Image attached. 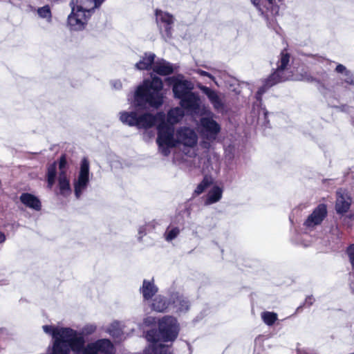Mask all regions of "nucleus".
<instances>
[{
    "label": "nucleus",
    "mask_w": 354,
    "mask_h": 354,
    "mask_svg": "<svg viewBox=\"0 0 354 354\" xmlns=\"http://www.w3.org/2000/svg\"><path fill=\"white\" fill-rule=\"evenodd\" d=\"M162 87L163 83L160 77H153L151 80H145L138 87L131 103V106L136 110L120 112V120L124 124L138 129H149L157 124L156 142L159 151L165 156H169L171 149L174 147L180 148L188 156H194L196 154L194 148L198 142V136L193 129L184 127L175 131L174 127L167 124L163 112H158L156 115L138 113V111L144 109L147 105L158 108L162 104Z\"/></svg>",
    "instance_id": "f257e3e1"
},
{
    "label": "nucleus",
    "mask_w": 354,
    "mask_h": 354,
    "mask_svg": "<svg viewBox=\"0 0 354 354\" xmlns=\"http://www.w3.org/2000/svg\"><path fill=\"white\" fill-rule=\"evenodd\" d=\"M178 332L179 326L176 318L171 316L162 317L158 323V331L152 329L146 334V339L151 343L152 353L167 354L169 352V346L160 342L174 341L176 339Z\"/></svg>",
    "instance_id": "f03ea898"
},
{
    "label": "nucleus",
    "mask_w": 354,
    "mask_h": 354,
    "mask_svg": "<svg viewBox=\"0 0 354 354\" xmlns=\"http://www.w3.org/2000/svg\"><path fill=\"white\" fill-rule=\"evenodd\" d=\"M105 0H71V12L67 18V25L72 30H83L95 9Z\"/></svg>",
    "instance_id": "7ed1b4c3"
},
{
    "label": "nucleus",
    "mask_w": 354,
    "mask_h": 354,
    "mask_svg": "<svg viewBox=\"0 0 354 354\" xmlns=\"http://www.w3.org/2000/svg\"><path fill=\"white\" fill-rule=\"evenodd\" d=\"M289 62V54L285 50L282 51L278 62L277 68L265 80L263 85L259 88L256 94V98L259 104L261 102L262 95L269 88L289 80L291 76L288 68Z\"/></svg>",
    "instance_id": "20e7f679"
},
{
    "label": "nucleus",
    "mask_w": 354,
    "mask_h": 354,
    "mask_svg": "<svg viewBox=\"0 0 354 354\" xmlns=\"http://www.w3.org/2000/svg\"><path fill=\"white\" fill-rule=\"evenodd\" d=\"M73 332L70 337H58L54 340L52 354H69L71 351L77 354H83L86 347L84 338L77 330L73 329Z\"/></svg>",
    "instance_id": "39448f33"
},
{
    "label": "nucleus",
    "mask_w": 354,
    "mask_h": 354,
    "mask_svg": "<svg viewBox=\"0 0 354 354\" xmlns=\"http://www.w3.org/2000/svg\"><path fill=\"white\" fill-rule=\"evenodd\" d=\"M199 120L198 128L203 139L205 140L202 142V147L208 149L210 142L216 140L219 134L221 125L214 120V114L209 111H205Z\"/></svg>",
    "instance_id": "423d86ee"
},
{
    "label": "nucleus",
    "mask_w": 354,
    "mask_h": 354,
    "mask_svg": "<svg viewBox=\"0 0 354 354\" xmlns=\"http://www.w3.org/2000/svg\"><path fill=\"white\" fill-rule=\"evenodd\" d=\"M90 183V166L89 162L84 158L80 163V170L76 177L73 180L74 194L76 198L79 199L87 189Z\"/></svg>",
    "instance_id": "0eeeda50"
},
{
    "label": "nucleus",
    "mask_w": 354,
    "mask_h": 354,
    "mask_svg": "<svg viewBox=\"0 0 354 354\" xmlns=\"http://www.w3.org/2000/svg\"><path fill=\"white\" fill-rule=\"evenodd\" d=\"M156 20L162 39L165 41L170 39L173 33V16L168 12L156 10Z\"/></svg>",
    "instance_id": "6e6552de"
},
{
    "label": "nucleus",
    "mask_w": 354,
    "mask_h": 354,
    "mask_svg": "<svg viewBox=\"0 0 354 354\" xmlns=\"http://www.w3.org/2000/svg\"><path fill=\"white\" fill-rule=\"evenodd\" d=\"M180 105L183 110L195 115H203L205 111V108H202L199 95L195 92H192L181 98Z\"/></svg>",
    "instance_id": "1a4fd4ad"
},
{
    "label": "nucleus",
    "mask_w": 354,
    "mask_h": 354,
    "mask_svg": "<svg viewBox=\"0 0 354 354\" xmlns=\"http://www.w3.org/2000/svg\"><path fill=\"white\" fill-rule=\"evenodd\" d=\"M327 207L325 204H319L314 209L304 223L306 230L312 231L318 225H320L327 216Z\"/></svg>",
    "instance_id": "9d476101"
},
{
    "label": "nucleus",
    "mask_w": 354,
    "mask_h": 354,
    "mask_svg": "<svg viewBox=\"0 0 354 354\" xmlns=\"http://www.w3.org/2000/svg\"><path fill=\"white\" fill-rule=\"evenodd\" d=\"M113 345L109 339H101L86 344L83 354H113Z\"/></svg>",
    "instance_id": "9b49d317"
},
{
    "label": "nucleus",
    "mask_w": 354,
    "mask_h": 354,
    "mask_svg": "<svg viewBox=\"0 0 354 354\" xmlns=\"http://www.w3.org/2000/svg\"><path fill=\"white\" fill-rule=\"evenodd\" d=\"M193 89L194 84L191 81L178 77L174 79L172 90L175 98L180 100L192 93Z\"/></svg>",
    "instance_id": "f8f14e48"
},
{
    "label": "nucleus",
    "mask_w": 354,
    "mask_h": 354,
    "mask_svg": "<svg viewBox=\"0 0 354 354\" xmlns=\"http://www.w3.org/2000/svg\"><path fill=\"white\" fill-rule=\"evenodd\" d=\"M171 306L178 313L187 312L190 307V302L187 297L179 292H174L170 295Z\"/></svg>",
    "instance_id": "ddd939ff"
},
{
    "label": "nucleus",
    "mask_w": 354,
    "mask_h": 354,
    "mask_svg": "<svg viewBox=\"0 0 354 354\" xmlns=\"http://www.w3.org/2000/svg\"><path fill=\"white\" fill-rule=\"evenodd\" d=\"M351 198L345 190L339 189L337 192L335 209L338 214H344L350 208Z\"/></svg>",
    "instance_id": "4468645a"
},
{
    "label": "nucleus",
    "mask_w": 354,
    "mask_h": 354,
    "mask_svg": "<svg viewBox=\"0 0 354 354\" xmlns=\"http://www.w3.org/2000/svg\"><path fill=\"white\" fill-rule=\"evenodd\" d=\"M43 330L46 334L51 335L54 340L58 337H70L73 333L70 328H57L49 325L43 326Z\"/></svg>",
    "instance_id": "2eb2a0df"
},
{
    "label": "nucleus",
    "mask_w": 354,
    "mask_h": 354,
    "mask_svg": "<svg viewBox=\"0 0 354 354\" xmlns=\"http://www.w3.org/2000/svg\"><path fill=\"white\" fill-rule=\"evenodd\" d=\"M58 194L67 197L71 195L72 189L71 187L70 180L66 173L62 171V174H59L58 176Z\"/></svg>",
    "instance_id": "dca6fc26"
},
{
    "label": "nucleus",
    "mask_w": 354,
    "mask_h": 354,
    "mask_svg": "<svg viewBox=\"0 0 354 354\" xmlns=\"http://www.w3.org/2000/svg\"><path fill=\"white\" fill-rule=\"evenodd\" d=\"M153 70L158 75H168L173 73L174 67L171 63L161 59L154 62Z\"/></svg>",
    "instance_id": "f3484780"
},
{
    "label": "nucleus",
    "mask_w": 354,
    "mask_h": 354,
    "mask_svg": "<svg viewBox=\"0 0 354 354\" xmlns=\"http://www.w3.org/2000/svg\"><path fill=\"white\" fill-rule=\"evenodd\" d=\"M20 201L26 207L36 211H39L41 207V204L39 199L29 193H23L20 196Z\"/></svg>",
    "instance_id": "a211bd4d"
},
{
    "label": "nucleus",
    "mask_w": 354,
    "mask_h": 354,
    "mask_svg": "<svg viewBox=\"0 0 354 354\" xmlns=\"http://www.w3.org/2000/svg\"><path fill=\"white\" fill-rule=\"evenodd\" d=\"M266 4L262 6V0H251L252 3L257 8L259 12L263 15L264 13V8L270 10L272 15H277L279 12V7L274 5V0H265ZM279 2L283 0H278Z\"/></svg>",
    "instance_id": "6ab92c4d"
},
{
    "label": "nucleus",
    "mask_w": 354,
    "mask_h": 354,
    "mask_svg": "<svg viewBox=\"0 0 354 354\" xmlns=\"http://www.w3.org/2000/svg\"><path fill=\"white\" fill-rule=\"evenodd\" d=\"M156 55L153 53H145L140 60L135 65L136 68L140 71L149 70L154 65Z\"/></svg>",
    "instance_id": "aec40b11"
},
{
    "label": "nucleus",
    "mask_w": 354,
    "mask_h": 354,
    "mask_svg": "<svg viewBox=\"0 0 354 354\" xmlns=\"http://www.w3.org/2000/svg\"><path fill=\"white\" fill-rule=\"evenodd\" d=\"M140 291L144 299L149 300L158 292V288L155 286L153 279L151 281L145 279Z\"/></svg>",
    "instance_id": "412c9836"
},
{
    "label": "nucleus",
    "mask_w": 354,
    "mask_h": 354,
    "mask_svg": "<svg viewBox=\"0 0 354 354\" xmlns=\"http://www.w3.org/2000/svg\"><path fill=\"white\" fill-rule=\"evenodd\" d=\"M184 115V110L181 107L173 108L167 113V124L173 127L174 124L178 123L183 119Z\"/></svg>",
    "instance_id": "4be33fe9"
},
{
    "label": "nucleus",
    "mask_w": 354,
    "mask_h": 354,
    "mask_svg": "<svg viewBox=\"0 0 354 354\" xmlns=\"http://www.w3.org/2000/svg\"><path fill=\"white\" fill-rule=\"evenodd\" d=\"M183 223L176 225L174 222H171L167 227L164 237L167 241H171L175 239L183 230Z\"/></svg>",
    "instance_id": "5701e85b"
},
{
    "label": "nucleus",
    "mask_w": 354,
    "mask_h": 354,
    "mask_svg": "<svg viewBox=\"0 0 354 354\" xmlns=\"http://www.w3.org/2000/svg\"><path fill=\"white\" fill-rule=\"evenodd\" d=\"M223 189L218 186H214L209 190L206 199L205 201V205H211L219 201L222 197Z\"/></svg>",
    "instance_id": "b1692460"
},
{
    "label": "nucleus",
    "mask_w": 354,
    "mask_h": 354,
    "mask_svg": "<svg viewBox=\"0 0 354 354\" xmlns=\"http://www.w3.org/2000/svg\"><path fill=\"white\" fill-rule=\"evenodd\" d=\"M171 306V301H168L163 296L156 297L151 304L152 309L157 312H164Z\"/></svg>",
    "instance_id": "393cba45"
},
{
    "label": "nucleus",
    "mask_w": 354,
    "mask_h": 354,
    "mask_svg": "<svg viewBox=\"0 0 354 354\" xmlns=\"http://www.w3.org/2000/svg\"><path fill=\"white\" fill-rule=\"evenodd\" d=\"M57 176V165L56 162H53L50 165L47 169L46 180L47 187L49 189H52L55 183Z\"/></svg>",
    "instance_id": "a878e982"
},
{
    "label": "nucleus",
    "mask_w": 354,
    "mask_h": 354,
    "mask_svg": "<svg viewBox=\"0 0 354 354\" xmlns=\"http://www.w3.org/2000/svg\"><path fill=\"white\" fill-rule=\"evenodd\" d=\"M37 13L39 18L45 19L46 22H52V12L48 5L37 8Z\"/></svg>",
    "instance_id": "bb28decb"
},
{
    "label": "nucleus",
    "mask_w": 354,
    "mask_h": 354,
    "mask_svg": "<svg viewBox=\"0 0 354 354\" xmlns=\"http://www.w3.org/2000/svg\"><path fill=\"white\" fill-rule=\"evenodd\" d=\"M107 333H109L114 338L121 339L122 331L121 328L120 323L118 322H113L109 327L107 328Z\"/></svg>",
    "instance_id": "cd10ccee"
},
{
    "label": "nucleus",
    "mask_w": 354,
    "mask_h": 354,
    "mask_svg": "<svg viewBox=\"0 0 354 354\" xmlns=\"http://www.w3.org/2000/svg\"><path fill=\"white\" fill-rule=\"evenodd\" d=\"M263 322L268 326H272L277 320V314L274 312L264 311L261 314Z\"/></svg>",
    "instance_id": "c85d7f7f"
},
{
    "label": "nucleus",
    "mask_w": 354,
    "mask_h": 354,
    "mask_svg": "<svg viewBox=\"0 0 354 354\" xmlns=\"http://www.w3.org/2000/svg\"><path fill=\"white\" fill-rule=\"evenodd\" d=\"M347 254L349 257L350 262L353 266V272L351 274V288L354 292V244H351L346 250Z\"/></svg>",
    "instance_id": "c756f323"
},
{
    "label": "nucleus",
    "mask_w": 354,
    "mask_h": 354,
    "mask_svg": "<svg viewBox=\"0 0 354 354\" xmlns=\"http://www.w3.org/2000/svg\"><path fill=\"white\" fill-rule=\"evenodd\" d=\"M197 88L200 89L205 95H207L210 102H212L214 99L218 95L216 91L211 89L207 86H203L201 83L197 84Z\"/></svg>",
    "instance_id": "7c9ffc66"
},
{
    "label": "nucleus",
    "mask_w": 354,
    "mask_h": 354,
    "mask_svg": "<svg viewBox=\"0 0 354 354\" xmlns=\"http://www.w3.org/2000/svg\"><path fill=\"white\" fill-rule=\"evenodd\" d=\"M209 185V182L207 178H204L196 187L193 195L194 196H198L202 194Z\"/></svg>",
    "instance_id": "2f4dec72"
},
{
    "label": "nucleus",
    "mask_w": 354,
    "mask_h": 354,
    "mask_svg": "<svg viewBox=\"0 0 354 354\" xmlns=\"http://www.w3.org/2000/svg\"><path fill=\"white\" fill-rule=\"evenodd\" d=\"M314 301H315V299L313 298V296H311V295L308 296L306 298L304 303L302 305H300L299 306H298L297 308L295 313H299L304 306L309 307V306H312L313 304Z\"/></svg>",
    "instance_id": "473e14b6"
},
{
    "label": "nucleus",
    "mask_w": 354,
    "mask_h": 354,
    "mask_svg": "<svg viewBox=\"0 0 354 354\" xmlns=\"http://www.w3.org/2000/svg\"><path fill=\"white\" fill-rule=\"evenodd\" d=\"M194 71L201 76L208 77L209 80L213 81L216 84H217L215 77L209 73L203 71L201 69H195Z\"/></svg>",
    "instance_id": "72a5a7b5"
},
{
    "label": "nucleus",
    "mask_w": 354,
    "mask_h": 354,
    "mask_svg": "<svg viewBox=\"0 0 354 354\" xmlns=\"http://www.w3.org/2000/svg\"><path fill=\"white\" fill-rule=\"evenodd\" d=\"M211 104L213 105L214 108L217 111H219L223 108V103L219 95L214 98V100L211 102Z\"/></svg>",
    "instance_id": "f704fd0d"
},
{
    "label": "nucleus",
    "mask_w": 354,
    "mask_h": 354,
    "mask_svg": "<svg viewBox=\"0 0 354 354\" xmlns=\"http://www.w3.org/2000/svg\"><path fill=\"white\" fill-rule=\"evenodd\" d=\"M66 165H67L66 159L63 156L60 158L59 161V174H62V171L64 173H66Z\"/></svg>",
    "instance_id": "c9c22d12"
},
{
    "label": "nucleus",
    "mask_w": 354,
    "mask_h": 354,
    "mask_svg": "<svg viewBox=\"0 0 354 354\" xmlns=\"http://www.w3.org/2000/svg\"><path fill=\"white\" fill-rule=\"evenodd\" d=\"M343 80L346 83L354 86V75L350 71L344 75Z\"/></svg>",
    "instance_id": "e433bc0d"
},
{
    "label": "nucleus",
    "mask_w": 354,
    "mask_h": 354,
    "mask_svg": "<svg viewBox=\"0 0 354 354\" xmlns=\"http://www.w3.org/2000/svg\"><path fill=\"white\" fill-rule=\"evenodd\" d=\"M335 71L344 75L348 71L344 65L339 64L336 66Z\"/></svg>",
    "instance_id": "4c0bfd02"
},
{
    "label": "nucleus",
    "mask_w": 354,
    "mask_h": 354,
    "mask_svg": "<svg viewBox=\"0 0 354 354\" xmlns=\"http://www.w3.org/2000/svg\"><path fill=\"white\" fill-rule=\"evenodd\" d=\"M111 84L115 89H120L122 88V82L118 80L111 81Z\"/></svg>",
    "instance_id": "58836bf2"
},
{
    "label": "nucleus",
    "mask_w": 354,
    "mask_h": 354,
    "mask_svg": "<svg viewBox=\"0 0 354 354\" xmlns=\"http://www.w3.org/2000/svg\"><path fill=\"white\" fill-rule=\"evenodd\" d=\"M354 219V214H350L344 218V222L348 227H351L352 225L349 223L348 220Z\"/></svg>",
    "instance_id": "ea45409f"
},
{
    "label": "nucleus",
    "mask_w": 354,
    "mask_h": 354,
    "mask_svg": "<svg viewBox=\"0 0 354 354\" xmlns=\"http://www.w3.org/2000/svg\"><path fill=\"white\" fill-rule=\"evenodd\" d=\"M154 322V319L152 317H147L144 319V323L147 326H149Z\"/></svg>",
    "instance_id": "a19ab883"
},
{
    "label": "nucleus",
    "mask_w": 354,
    "mask_h": 354,
    "mask_svg": "<svg viewBox=\"0 0 354 354\" xmlns=\"http://www.w3.org/2000/svg\"><path fill=\"white\" fill-rule=\"evenodd\" d=\"M6 235L4 233L0 232V243H3L6 241Z\"/></svg>",
    "instance_id": "79ce46f5"
},
{
    "label": "nucleus",
    "mask_w": 354,
    "mask_h": 354,
    "mask_svg": "<svg viewBox=\"0 0 354 354\" xmlns=\"http://www.w3.org/2000/svg\"><path fill=\"white\" fill-rule=\"evenodd\" d=\"M145 227H140L139 228V230H138V233H139V234H140V235H141V234H145Z\"/></svg>",
    "instance_id": "37998d69"
},
{
    "label": "nucleus",
    "mask_w": 354,
    "mask_h": 354,
    "mask_svg": "<svg viewBox=\"0 0 354 354\" xmlns=\"http://www.w3.org/2000/svg\"><path fill=\"white\" fill-rule=\"evenodd\" d=\"M352 177L353 178V184H354V170L347 175V178Z\"/></svg>",
    "instance_id": "c03bdc74"
},
{
    "label": "nucleus",
    "mask_w": 354,
    "mask_h": 354,
    "mask_svg": "<svg viewBox=\"0 0 354 354\" xmlns=\"http://www.w3.org/2000/svg\"><path fill=\"white\" fill-rule=\"evenodd\" d=\"M95 330V327L91 326V330H89L90 333L93 332Z\"/></svg>",
    "instance_id": "a18cd8bd"
},
{
    "label": "nucleus",
    "mask_w": 354,
    "mask_h": 354,
    "mask_svg": "<svg viewBox=\"0 0 354 354\" xmlns=\"http://www.w3.org/2000/svg\"><path fill=\"white\" fill-rule=\"evenodd\" d=\"M267 113H267V111H263V114H264L265 115H267Z\"/></svg>",
    "instance_id": "49530a36"
},
{
    "label": "nucleus",
    "mask_w": 354,
    "mask_h": 354,
    "mask_svg": "<svg viewBox=\"0 0 354 354\" xmlns=\"http://www.w3.org/2000/svg\"><path fill=\"white\" fill-rule=\"evenodd\" d=\"M352 124L354 126V118L352 120Z\"/></svg>",
    "instance_id": "de8ad7c7"
},
{
    "label": "nucleus",
    "mask_w": 354,
    "mask_h": 354,
    "mask_svg": "<svg viewBox=\"0 0 354 354\" xmlns=\"http://www.w3.org/2000/svg\"><path fill=\"white\" fill-rule=\"evenodd\" d=\"M304 245L305 247H306V246H308V244H304Z\"/></svg>",
    "instance_id": "09e8293b"
}]
</instances>
